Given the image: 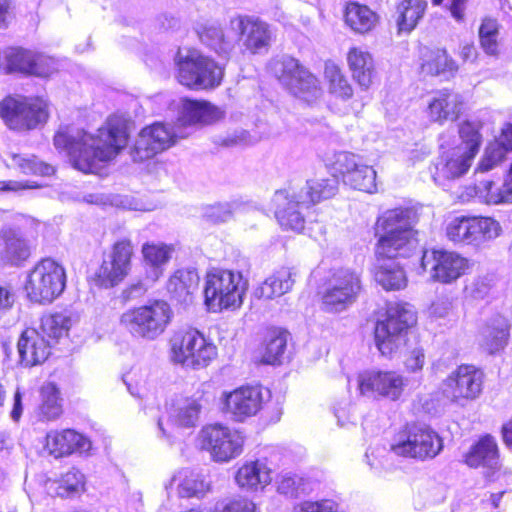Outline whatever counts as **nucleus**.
Returning <instances> with one entry per match:
<instances>
[{
  "instance_id": "f257e3e1",
  "label": "nucleus",
  "mask_w": 512,
  "mask_h": 512,
  "mask_svg": "<svg viewBox=\"0 0 512 512\" xmlns=\"http://www.w3.org/2000/svg\"><path fill=\"white\" fill-rule=\"evenodd\" d=\"M128 141V119L123 115L110 116L105 125L91 135L74 127H61L54 136L56 149L66 151L74 167L92 173L99 164L116 157Z\"/></svg>"
},
{
  "instance_id": "f03ea898",
  "label": "nucleus",
  "mask_w": 512,
  "mask_h": 512,
  "mask_svg": "<svg viewBox=\"0 0 512 512\" xmlns=\"http://www.w3.org/2000/svg\"><path fill=\"white\" fill-rule=\"evenodd\" d=\"M415 212L410 208L384 211L375 223L376 254L381 257L406 258L417 248Z\"/></svg>"
},
{
  "instance_id": "7ed1b4c3",
  "label": "nucleus",
  "mask_w": 512,
  "mask_h": 512,
  "mask_svg": "<svg viewBox=\"0 0 512 512\" xmlns=\"http://www.w3.org/2000/svg\"><path fill=\"white\" fill-rule=\"evenodd\" d=\"M270 67L281 87L298 101L313 106L322 99L324 92L319 77L299 59L283 55L272 60Z\"/></svg>"
},
{
  "instance_id": "20e7f679",
  "label": "nucleus",
  "mask_w": 512,
  "mask_h": 512,
  "mask_svg": "<svg viewBox=\"0 0 512 512\" xmlns=\"http://www.w3.org/2000/svg\"><path fill=\"white\" fill-rule=\"evenodd\" d=\"M481 128L478 120H467L460 125L461 143L443 152L438 159L433 175L436 182L459 178L468 171L482 142Z\"/></svg>"
},
{
  "instance_id": "39448f33",
  "label": "nucleus",
  "mask_w": 512,
  "mask_h": 512,
  "mask_svg": "<svg viewBox=\"0 0 512 512\" xmlns=\"http://www.w3.org/2000/svg\"><path fill=\"white\" fill-rule=\"evenodd\" d=\"M174 313L164 300L126 310L120 316V325L133 338L154 341L160 337L173 319Z\"/></svg>"
},
{
  "instance_id": "423d86ee",
  "label": "nucleus",
  "mask_w": 512,
  "mask_h": 512,
  "mask_svg": "<svg viewBox=\"0 0 512 512\" xmlns=\"http://www.w3.org/2000/svg\"><path fill=\"white\" fill-rule=\"evenodd\" d=\"M176 77L180 84L194 90L218 87L223 79L224 68L214 59L197 50H179L174 58Z\"/></svg>"
},
{
  "instance_id": "0eeeda50",
  "label": "nucleus",
  "mask_w": 512,
  "mask_h": 512,
  "mask_svg": "<svg viewBox=\"0 0 512 512\" xmlns=\"http://www.w3.org/2000/svg\"><path fill=\"white\" fill-rule=\"evenodd\" d=\"M416 323V313L408 303H390L384 318L375 326L376 346L384 356H391L405 343L406 335Z\"/></svg>"
},
{
  "instance_id": "6e6552de",
  "label": "nucleus",
  "mask_w": 512,
  "mask_h": 512,
  "mask_svg": "<svg viewBox=\"0 0 512 512\" xmlns=\"http://www.w3.org/2000/svg\"><path fill=\"white\" fill-rule=\"evenodd\" d=\"M247 289V281L240 272L214 269L207 273L204 298L213 312L239 308Z\"/></svg>"
},
{
  "instance_id": "1a4fd4ad",
  "label": "nucleus",
  "mask_w": 512,
  "mask_h": 512,
  "mask_svg": "<svg viewBox=\"0 0 512 512\" xmlns=\"http://www.w3.org/2000/svg\"><path fill=\"white\" fill-rule=\"evenodd\" d=\"M169 343L171 360L187 368H204L217 355L216 346L196 329L175 332Z\"/></svg>"
},
{
  "instance_id": "9d476101",
  "label": "nucleus",
  "mask_w": 512,
  "mask_h": 512,
  "mask_svg": "<svg viewBox=\"0 0 512 512\" xmlns=\"http://www.w3.org/2000/svg\"><path fill=\"white\" fill-rule=\"evenodd\" d=\"M66 287L64 267L51 258L42 259L28 274L25 291L35 303L50 304L57 299Z\"/></svg>"
},
{
  "instance_id": "9b49d317",
  "label": "nucleus",
  "mask_w": 512,
  "mask_h": 512,
  "mask_svg": "<svg viewBox=\"0 0 512 512\" xmlns=\"http://www.w3.org/2000/svg\"><path fill=\"white\" fill-rule=\"evenodd\" d=\"M442 448V439L433 429L424 424L406 426L391 445V451L394 454L419 460L436 457Z\"/></svg>"
},
{
  "instance_id": "f8f14e48",
  "label": "nucleus",
  "mask_w": 512,
  "mask_h": 512,
  "mask_svg": "<svg viewBox=\"0 0 512 512\" xmlns=\"http://www.w3.org/2000/svg\"><path fill=\"white\" fill-rule=\"evenodd\" d=\"M360 275L350 268L331 272L320 292L322 306L328 312H341L352 305L361 291Z\"/></svg>"
},
{
  "instance_id": "ddd939ff",
  "label": "nucleus",
  "mask_w": 512,
  "mask_h": 512,
  "mask_svg": "<svg viewBox=\"0 0 512 512\" xmlns=\"http://www.w3.org/2000/svg\"><path fill=\"white\" fill-rule=\"evenodd\" d=\"M0 116L13 130H31L46 122L47 103L42 98L8 96L0 102Z\"/></svg>"
},
{
  "instance_id": "4468645a",
  "label": "nucleus",
  "mask_w": 512,
  "mask_h": 512,
  "mask_svg": "<svg viewBox=\"0 0 512 512\" xmlns=\"http://www.w3.org/2000/svg\"><path fill=\"white\" fill-rule=\"evenodd\" d=\"M501 226L491 217H455L446 226L447 238L455 244L480 245L497 238Z\"/></svg>"
},
{
  "instance_id": "2eb2a0df",
  "label": "nucleus",
  "mask_w": 512,
  "mask_h": 512,
  "mask_svg": "<svg viewBox=\"0 0 512 512\" xmlns=\"http://www.w3.org/2000/svg\"><path fill=\"white\" fill-rule=\"evenodd\" d=\"M133 253L129 239L116 241L94 274L95 285L107 289L120 284L129 274Z\"/></svg>"
},
{
  "instance_id": "dca6fc26",
  "label": "nucleus",
  "mask_w": 512,
  "mask_h": 512,
  "mask_svg": "<svg viewBox=\"0 0 512 512\" xmlns=\"http://www.w3.org/2000/svg\"><path fill=\"white\" fill-rule=\"evenodd\" d=\"M201 446L216 462H228L243 451L244 437L234 429L220 424L207 425L200 432Z\"/></svg>"
},
{
  "instance_id": "f3484780",
  "label": "nucleus",
  "mask_w": 512,
  "mask_h": 512,
  "mask_svg": "<svg viewBox=\"0 0 512 512\" xmlns=\"http://www.w3.org/2000/svg\"><path fill=\"white\" fill-rule=\"evenodd\" d=\"M272 203L275 217L284 230L303 232L306 222L303 212L311 205L308 200L299 196V190H277Z\"/></svg>"
},
{
  "instance_id": "a211bd4d",
  "label": "nucleus",
  "mask_w": 512,
  "mask_h": 512,
  "mask_svg": "<svg viewBox=\"0 0 512 512\" xmlns=\"http://www.w3.org/2000/svg\"><path fill=\"white\" fill-rule=\"evenodd\" d=\"M357 386L363 396H382L398 400L406 386V379L395 371H366L359 374Z\"/></svg>"
},
{
  "instance_id": "6ab92c4d",
  "label": "nucleus",
  "mask_w": 512,
  "mask_h": 512,
  "mask_svg": "<svg viewBox=\"0 0 512 512\" xmlns=\"http://www.w3.org/2000/svg\"><path fill=\"white\" fill-rule=\"evenodd\" d=\"M334 167L342 174L346 185L367 193L376 191V171L372 166L363 164L357 155L350 152L338 153Z\"/></svg>"
},
{
  "instance_id": "aec40b11",
  "label": "nucleus",
  "mask_w": 512,
  "mask_h": 512,
  "mask_svg": "<svg viewBox=\"0 0 512 512\" xmlns=\"http://www.w3.org/2000/svg\"><path fill=\"white\" fill-rule=\"evenodd\" d=\"M430 266L431 277L441 283H451L464 274L468 262L455 252L444 250L425 251L421 258V267Z\"/></svg>"
},
{
  "instance_id": "412c9836",
  "label": "nucleus",
  "mask_w": 512,
  "mask_h": 512,
  "mask_svg": "<svg viewBox=\"0 0 512 512\" xmlns=\"http://www.w3.org/2000/svg\"><path fill=\"white\" fill-rule=\"evenodd\" d=\"M483 373L472 365H461L444 382V394L453 402L473 400L482 391Z\"/></svg>"
},
{
  "instance_id": "4be33fe9",
  "label": "nucleus",
  "mask_w": 512,
  "mask_h": 512,
  "mask_svg": "<svg viewBox=\"0 0 512 512\" xmlns=\"http://www.w3.org/2000/svg\"><path fill=\"white\" fill-rule=\"evenodd\" d=\"M201 403L194 398H184L172 405L168 412L166 426L162 419L158 421L161 436L171 441L183 429L197 426L201 411Z\"/></svg>"
},
{
  "instance_id": "5701e85b",
  "label": "nucleus",
  "mask_w": 512,
  "mask_h": 512,
  "mask_svg": "<svg viewBox=\"0 0 512 512\" xmlns=\"http://www.w3.org/2000/svg\"><path fill=\"white\" fill-rule=\"evenodd\" d=\"M464 463L470 468H481L488 480L500 471L501 459L497 440L494 436L486 434L480 437L463 455Z\"/></svg>"
},
{
  "instance_id": "b1692460",
  "label": "nucleus",
  "mask_w": 512,
  "mask_h": 512,
  "mask_svg": "<svg viewBox=\"0 0 512 512\" xmlns=\"http://www.w3.org/2000/svg\"><path fill=\"white\" fill-rule=\"evenodd\" d=\"M230 24L232 29L239 31V41L246 51L251 54L268 52L275 37L269 24L248 17L232 19Z\"/></svg>"
},
{
  "instance_id": "393cba45",
  "label": "nucleus",
  "mask_w": 512,
  "mask_h": 512,
  "mask_svg": "<svg viewBox=\"0 0 512 512\" xmlns=\"http://www.w3.org/2000/svg\"><path fill=\"white\" fill-rule=\"evenodd\" d=\"M174 137L171 129L162 123L147 126L138 134L131 156L135 162L150 159L168 149L173 144Z\"/></svg>"
},
{
  "instance_id": "a878e982",
  "label": "nucleus",
  "mask_w": 512,
  "mask_h": 512,
  "mask_svg": "<svg viewBox=\"0 0 512 512\" xmlns=\"http://www.w3.org/2000/svg\"><path fill=\"white\" fill-rule=\"evenodd\" d=\"M264 392L266 395L269 394V391L261 386H245L234 390L225 397L226 413L236 421H243L255 415L261 408Z\"/></svg>"
},
{
  "instance_id": "bb28decb",
  "label": "nucleus",
  "mask_w": 512,
  "mask_h": 512,
  "mask_svg": "<svg viewBox=\"0 0 512 512\" xmlns=\"http://www.w3.org/2000/svg\"><path fill=\"white\" fill-rule=\"evenodd\" d=\"M31 255V248L19 228L5 224L0 228V261L19 267Z\"/></svg>"
},
{
  "instance_id": "cd10ccee",
  "label": "nucleus",
  "mask_w": 512,
  "mask_h": 512,
  "mask_svg": "<svg viewBox=\"0 0 512 512\" xmlns=\"http://www.w3.org/2000/svg\"><path fill=\"white\" fill-rule=\"evenodd\" d=\"M178 120L182 125L205 126L219 122L225 112L208 101L183 98L179 103Z\"/></svg>"
},
{
  "instance_id": "c85d7f7f",
  "label": "nucleus",
  "mask_w": 512,
  "mask_h": 512,
  "mask_svg": "<svg viewBox=\"0 0 512 512\" xmlns=\"http://www.w3.org/2000/svg\"><path fill=\"white\" fill-rule=\"evenodd\" d=\"M46 446L56 458L72 453H87L92 447L91 441L73 429L51 431L46 436Z\"/></svg>"
},
{
  "instance_id": "c756f323",
  "label": "nucleus",
  "mask_w": 512,
  "mask_h": 512,
  "mask_svg": "<svg viewBox=\"0 0 512 512\" xmlns=\"http://www.w3.org/2000/svg\"><path fill=\"white\" fill-rule=\"evenodd\" d=\"M21 363L32 367L43 363L50 355V345L36 329L24 330L17 343Z\"/></svg>"
},
{
  "instance_id": "7c9ffc66",
  "label": "nucleus",
  "mask_w": 512,
  "mask_h": 512,
  "mask_svg": "<svg viewBox=\"0 0 512 512\" xmlns=\"http://www.w3.org/2000/svg\"><path fill=\"white\" fill-rule=\"evenodd\" d=\"M464 102L460 94L443 89L437 91L428 105V114L432 121L443 123L456 120L463 110Z\"/></svg>"
},
{
  "instance_id": "2f4dec72",
  "label": "nucleus",
  "mask_w": 512,
  "mask_h": 512,
  "mask_svg": "<svg viewBox=\"0 0 512 512\" xmlns=\"http://www.w3.org/2000/svg\"><path fill=\"white\" fill-rule=\"evenodd\" d=\"M198 284L199 276L195 270H177L168 280L167 291L173 301L188 306L193 303Z\"/></svg>"
},
{
  "instance_id": "473e14b6",
  "label": "nucleus",
  "mask_w": 512,
  "mask_h": 512,
  "mask_svg": "<svg viewBox=\"0 0 512 512\" xmlns=\"http://www.w3.org/2000/svg\"><path fill=\"white\" fill-rule=\"evenodd\" d=\"M347 63L353 79L360 87L368 89L376 77L372 55L363 48L352 47L347 54Z\"/></svg>"
},
{
  "instance_id": "72a5a7b5",
  "label": "nucleus",
  "mask_w": 512,
  "mask_h": 512,
  "mask_svg": "<svg viewBox=\"0 0 512 512\" xmlns=\"http://www.w3.org/2000/svg\"><path fill=\"white\" fill-rule=\"evenodd\" d=\"M271 480V470L259 460L245 463L235 475L238 486L248 491L263 489Z\"/></svg>"
},
{
  "instance_id": "f704fd0d",
  "label": "nucleus",
  "mask_w": 512,
  "mask_h": 512,
  "mask_svg": "<svg viewBox=\"0 0 512 512\" xmlns=\"http://www.w3.org/2000/svg\"><path fill=\"white\" fill-rule=\"evenodd\" d=\"M9 62L13 69L39 77H47L53 71L45 56L27 50L14 51L9 55Z\"/></svg>"
},
{
  "instance_id": "c9c22d12",
  "label": "nucleus",
  "mask_w": 512,
  "mask_h": 512,
  "mask_svg": "<svg viewBox=\"0 0 512 512\" xmlns=\"http://www.w3.org/2000/svg\"><path fill=\"white\" fill-rule=\"evenodd\" d=\"M295 273L286 267L275 271L255 290L258 298L272 299L288 293L294 285Z\"/></svg>"
},
{
  "instance_id": "e433bc0d",
  "label": "nucleus",
  "mask_w": 512,
  "mask_h": 512,
  "mask_svg": "<svg viewBox=\"0 0 512 512\" xmlns=\"http://www.w3.org/2000/svg\"><path fill=\"white\" fill-rule=\"evenodd\" d=\"M483 345L489 353L502 350L508 343L510 336V323L503 316L493 317L482 332Z\"/></svg>"
},
{
  "instance_id": "4c0bfd02",
  "label": "nucleus",
  "mask_w": 512,
  "mask_h": 512,
  "mask_svg": "<svg viewBox=\"0 0 512 512\" xmlns=\"http://www.w3.org/2000/svg\"><path fill=\"white\" fill-rule=\"evenodd\" d=\"M178 494L183 498H202L211 489V482L201 472L184 469L178 474Z\"/></svg>"
},
{
  "instance_id": "58836bf2",
  "label": "nucleus",
  "mask_w": 512,
  "mask_h": 512,
  "mask_svg": "<svg viewBox=\"0 0 512 512\" xmlns=\"http://www.w3.org/2000/svg\"><path fill=\"white\" fill-rule=\"evenodd\" d=\"M427 8L425 0H402L397 6L398 32L410 33L415 29Z\"/></svg>"
},
{
  "instance_id": "ea45409f",
  "label": "nucleus",
  "mask_w": 512,
  "mask_h": 512,
  "mask_svg": "<svg viewBox=\"0 0 512 512\" xmlns=\"http://www.w3.org/2000/svg\"><path fill=\"white\" fill-rule=\"evenodd\" d=\"M83 487L84 475L76 469L68 471L60 479H49L45 483V488L49 495L62 498L78 493Z\"/></svg>"
},
{
  "instance_id": "a19ab883",
  "label": "nucleus",
  "mask_w": 512,
  "mask_h": 512,
  "mask_svg": "<svg viewBox=\"0 0 512 512\" xmlns=\"http://www.w3.org/2000/svg\"><path fill=\"white\" fill-rule=\"evenodd\" d=\"M324 79L327 84L328 92L336 98L343 101L353 96V88L348 79L343 74L341 68L332 61H326L324 64Z\"/></svg>"
},
{
  "instance_id": "79ce46f5",
  "label": "nucleus",
  "mask_w": 512,
  "mask_h": 512,
  "mask_svg": "<svg viewBox=\"0 0 512 512\" xmlns=\"http://www.w3.org/2000/svg\"><path fill=\"white\" fill-rule=\"evenodd\" d=\"M377 20V15L365 5L349 3L346 7L345 22L357 33L369 32L375 27Z\"/></svg>"
},
{
  "instance_id": "37998d69",
  "label": "nucleus",
  "mask_w": 512,
  "mask_h": 512,
  "mask_svg": "<svg viewBox=\"0 0 512 512\" xmlns=\"http://www.w3.org/2000/svg\"><path fill=\"white\" fill-rule=\"evenodd\" d=\"M337 191L338 180L332 176L326 179L308 180L305 186L299 189V196L308 200V203L312 206L333 197Z\"/></svg>"
},
{
  "instance_id": "c03bdc74",
  "label": "nucleus",
  "mask_w": 512,
  "mask_h": 512,
  "mask_svg": "<svg viewBox=\"0 0 512 512\" xmlns=\"http://www.w3.org/2000/svg\"><path fill=\"white\" fill-rule=\"evenodd\" d=\"M375 280L385 290H400L407 285V276L403 267L395 261L381 264L375 272Z\"/></svg>"
},
{
  "instance_id": "a18cd8bd",
  "label": "nucleus",
  "mask_w": 512,
  "mask_h": 512,
  "mask_svg": "<svg viewBox=\"0 0 512 512\" xmlns=\"http://www.w3.org/2000/svg\"><path fill=\"white\" fill-rule=\"evenodd\" d=\"M199 38L203 44L219 55H229L234 47L233 41L228 39L224 35L221 27L216 24L205 26L199 33Z\"/></svg>"
},
{
  "instance_id": "49530a36",
  "label": "nucleus",
  "mask_w": 512,
  "mask_h": 512,
  "mask_svg": "<svg viewBox=\"0 0 512 512\" xmlns=\"http://www.w3.org/2000/svg\"><path fill=\"white\" fill-rule=\"evenodd\" d=\"M12 160V165L5 164L8 168L14 167L23 174H34L48 176L54 173L55 169L52 165L39 161L35 156H26L14 152L8 153Z\"/></svg>"
},
{
  "instance_id": "de8ad7c7",
  "label": "nucleus",
  "mask_w": 512,
  "mask_h": 512,
  "mask_svg": "<svg viewBox=\"0 0 512 512\" xmlns=\"http://www.w3.org/2000/svg\"><path fill=\"white\" fill-rule=\"evenodd\" d=\"M41 415L47 420H55L62 414L60 391L54 383H46L41 387Z\"/></svg>"
},
{
  "instance_id": "09e8293b",
  "label": "nucleus",
  "mask_w": 512,
  "mask_h": 512,
  "mask_svg": "<svg viewBox=\"0 0 512 512\" xmlns=\"http://www.w3.org/2000/svg\"><path fill=\"white\" fill-rule=\"evenodd\" d=\"M289 333L285 330L272 331L267 339L262 361L265 364L275 365L281 363L287 347Z\"/></svg>"
},
{
  "instance_id": "8fccbe9b",
  "label": "nucleus",
  "mask_w": 512,
  "mask_h": 512,
  "mask_svg": "<svg viewBox=\"0 0 512 512\" xmlns=\"http://www.w3.org/2000/svg\"><path fill=\"white\" fill-rule=\"evenodd\" d=\"M479 42L483 51L491 56L499 52V24L494 19H484L479 27Z\"/></svg>"
},
{
  "instance_id": "3c124183",
  "label": "nucleus",
  "mask_w": 512,
  "mask_h": 512,
  "mask_svg": "<svg viewBox=\"0 0 512 512\" xmlns=\"http://www.w3.org/2000/svg\"><path fill=\"white\" fill-rule=\"evenodd\" d=\"M171 252V248L165 244L145 243L143 245L142 254L144 260L155 269V278H158L161 273L159 269L169 261Z\"/></svg>"
},
{
  "instance_id": "603ef678",
  "label": "nucleus",
  "mask_w": 512,
  "mask_h": 512,
  "mask_svg": "<svg viewBox=\"0 0 512 512\" xmlns=\"http://www.w3.org/2000/svg\"><path fill=\"white\" fill-rule=\"evenodd\" d=\"M241 204L237 201L216 203L203 208L202 216L207 221L217 224L229 221L234 212L240 208Z\"/></svg>"
},
{
  "instance_id": "864d4df0",
  "label": "nucleus",
  "mask_w": 512,
  "mask_h": 512,
  "mask_svg": "<svg viewBox=\"0 0 512 512\" xmlns=\"http://www.w3.org/2000/svg\"><path fill=\"white\" fill-rule=\"evenodd\" d=\"M70 325V317L62 313H56L42 319L41 329L48 337L58 339L68 332Z\"/></svg>"
},
{
  "instance_id": "5fc2aeb1",
  "label": "nucleus",
  "mask_w": 512,
  "mask_h": 512,
  "mask_svg": "<svg viewBox=\"0 0 512 512\" xmlns=\"http://www.w3.org/2000/svg\"><path fill=\"white\" fill-rule=\"evenodd\" d=\"M423 69L432 75H440L456 71L457 65L445 51H438L430 61L423 65Z\"/></svg>"
},
{
  "instance_id": "6e6d98bb",
  "label": "nucleus",
  "mask_w": 512,
  "mask_h": 512,
  "mask_svg": "<svg viewBox=\"0 0 512 512\" xmlns=\"http://www.w3.org/2000/svg\"><path fill=\"white\" fill-rule=\"evenodd\" d=\"M488 204L512 203V180L508 177L501 188H494L483 197Z\"/></svg>"
},
{
  "instance_id": "4d7b16f0",
  "label": "nucleus",
  "mask_w": 512,
  "mask_h": 512,
  "mask_svg": "<svg viewBox=\"0 0 512 512\" xmlns=\"http://www.w3.org/2000/svg\"><path fill=\"white\" fill-rule=\"evenodd\" d=\"M425 364V354L421 347L410 350L405 358L404 365L407 371L416 373L421 371Z\"/></svg>"
},
{
  "instance_id": "13d9d810",
  "label": "nucleus",
  "mask_w": 512,
  "mask_h": 512,
  "mask_svg": "<svg viewBox=\"0 0 512 512\" xmlns=\"http://www.w3.org/2000/svg\"><path fill=\"white\" fill-rule=\"evenodd\" d=\"M490 288V279L487 277H478L469 286L466 287V290L473 298L483 299L486 295H488Z\"/></svg>"
},
{
  "instance_id": "bf43d9fd",
  "label": "nucleus",
  "mask_w": 512,
  "mask_h": 512,
  "mask_svg": "<svg viewBox=\"0 0 512 512\" xmlns=\"http://www.w3.org/2000/svg\"><path fill=\"white\" fill-rule=\"evenodd\" d=\"M300 482L301 479L296 475H284L278 484V491L287 496L297 495Z\"/></svg>"
},
{
  "instance_id": "052dcab7",
  "label": "nucleus",
  "mask_w": 512,
  "mask_h": 512,
  "mask_svg": "<svg viewBox=\"0 0 512 512\" xmlns=\"http://www.w3.org/2000/svg\"><path fill=\"white\" fill-rule=\"evenodd\" d=\"M217 512H256V506L248 499H236L225 504Z\"/></svg>"
},
{
  "instance_id": "680f3d73",
  "label": "nucleus",
  "mask_w": 512,
  "mask_h": 512,
  "mask_svg": "<svg viewBox=\"0 0 512 512\" xmlns=\"http://www.w3.org/2000/svg\"><path fill=\"white\" fill-rule=\"evenodd\" d=\"M15 302V294L11 288L0 285V317L9 311Z\"/></svg>"
},
{
  "instance_id": "e2e57ef3",
  "label": "nucleus",
  "mask_w": 512,
  "mask_h": 512,
  "mask_svg": "<svg viewBox=\"0 0 512 512\" xmlns=\"http://www.w3.org/2000/svg\"><path fill=\"white\" fill-rule=\"evenodd\" d=\"M147 288L145 284L142 281H138L136 283H133L129 285L124 291H123V297L125 300H133L136 298L141 297L146 292Z\"/></svg>"
},
{
  "instance_id": "0e129e2a",
  "label": "nucleus",
  "mask_w": 512,
  "mask_h": 512,
  "mask_svg": "<svg viewBox=\"0 0 512 512\" xmlns=\"http://www.w3.org/2000/svg\"><path fill=\"white\" fill-rule=\"evenodd\" d=\"M485 152L489 154V157H491L494 162L500 163L504 160L506 153L509 151L495 141L486 148Z\"/></svg>"
},
{
  "instance_id": "69168bd1",
  "label": "nucleus",
  "mask_w": 512,
  "mask_h": 512,
  "mask_svg": "<svg viewBox=\"0 0 512 512\" xmlns=\"http://www.w3.org/2000/svg\"><path fill=\"white\" fill-rule=\"evenodd\" d=\"M501 146L508 151H512V124L507 123L502 128L500 136L496 140Z\"/></svg>"
},
{
  "instance_id": "338daca9",
  "label": "nucleus",
  "mask_w": 512,
  "mask_h": 512,
  "mask_svg": "<svg viewBox=\"0 0 512 512\" xmlns=\"http://www.w3.org/2000/svg\"><path fill=\"white\" fill-rule=\"evenodd\" d=\"M451 308V304L447 300H438L434 302L430 307V313L433 316L443 318L448 315Z\"/></svg>"
},
{
  "instance_id": "774afa93",
  "label": "nucleus",
  "mask_w": 512,
  "mask_h": 512,
  "mask_svg": "<svg viewBox=\"0 0 512 512\" xmlns=\"http://www.w3.org/2000/svg\"><path fill=\"white\" fill-rule=\"evenodd\" d=\"M460 57L464 61H474L477 57V49L472 42H463L460 45Z\"/></svg>"
}]
</instances>
